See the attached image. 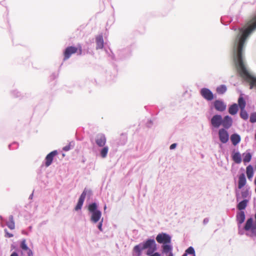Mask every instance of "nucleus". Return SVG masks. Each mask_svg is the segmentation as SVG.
Returning a JSON list of instances; mask_svg holds the SVG:
<instances>
[{"mask_svg":"<svg viewBox=\"0 0 256 256\" xmlns=\"http://www.w3.org/2000/svg\"><path fill=\"white\" fill-rule=\"evenodd\" d=\"M220 20L225 26L234 20L230 26V28L234 31L232 50L233 62L240 75L246 78L250 74L244 61V48L248 39L256 30V14L252 19L244 23L240 22L238 16L234 18L228 16H222Z\"/></svg>","mask_w":256,"mask_h":256,"instance_id":"f257e3e1","label":"nucleus"},{"mask_svg":"<svg viewBox=\"0 0 256 256\" xmlns=\"http://www.w3.org/2000/svg\"><path fill=\"white\" fill-rule=\"evenodd\" d=\"M106 51L110 60L114 65H115L116 62L128 60L132 56V49L130 45L126 47L120 46L116 51V55L110 49Z\"/></svg>","mask_w":256,"mask_h":256,"instance_id":"f03ea898","label":"nucleus"},{"mask_svg":"<svg viewBox=\"0 0 256 256\" xmlns=\"http://www.w3.org/2000/svg\"><path fill=\"white\" fill-rule=\"evenodd\" d=\"M144 250H147L146 254H150L156 252L157 246L155 240L154 238H148L134 248V251L137 256H140Z\"/></svg>","mask_w":256,"mask_h":256,"instance_id":"7ed1b4c3","label":"nucleus"},{"mask_svg":"<svg viewBox=\"0 0 256 256\" xmlns=\"http://www.w3.org/2000/svg\"><path fill=\"white\" fill-rule=\"evenodd\" d=\"M210 124L211 129L214 130L220 128V126H222L224 128L230 124H232L233 120L232 118L228 115L222 117L221 114H215L210 119Z\"/></svg>","mask_w":256,"mask_h":256,"instance_id":"20e7f679","label":"nucleus"},{"mask_svg":"<svg viewBox=\"0 0 256 256\" xmlns=\"http://www.w3.org/2000/svg\"><path fill=\"white\" fill-rule=\"evenodd\" d=\"M156 240L158 244H162L161 248L162 254L167 255L168 253H172V236L169 234L163 232L159 233Z\"/></svg>","mask_w":256,"mask_h":256,"instance_id":"39448f33","label":"nucleus"},{"mask_svg":"<svg viewBox=\"0 0 256 256\" xmlns=\"http://www.w3.org/2000/svg\"><path fill=\"white\" fill-rule=\"evenodd\" d=\"M88 210L91 214L90 220L92 222L96 224L102 219V212L98 209V204L96 202L90 203Z\"/></svg>","mask_w":256,"mask_h":256,"instance_id":"423d86ee","label":"nucleus"},{"mask_svg":"<svg viewBox=\"0 0 256 256\" xmlns=\"http://www.w3.org/2000/svg\"><path fill=\"white\" fill-rule=\"evenodd\" d=\"M254 222L252 218H248L244 225V228L246 231V235L252 238H256V212L254 214Z\"/></svg>","mask_w":256,"mask_h":256,"instance_id":"0eeeda50","label":"nucleus"},{"mask_svg":"<svg viewBox=\"0 0 256 256\" xmlns=\"http://www.w3.org/2000/svg\"><path fill=\"white\" fill-rule=\"evenodd\" d=\"M232 124H230L218 130V138L222 143L226 144L228 141L229 134L228 130L232 126Z\"/></svg>","mask_w":256,"mask_h":256,"instance_id":"6e6552de","label":"nucleus"},{"mask_svg":"<svg viewBox=\"0 0 256 256\" xmlns=\"http://www.w3.org/2000/svg\"><path fill=\"white\" fill-rule=\"evenodd\" d=\"M118 72L116 69L112 70H108L106 72V78L102 80L100 82L102 84L104 82L111 84L114 82L116 79Z\"/></svg>","mask_w":256,"mask_h":256,"instance_id":"1a4fd4ad","label":"nucleus"},{"mask_svg":"<svg viewBox=\"0 0 256 256\" xmlns=\"http://www.w3.org/2000/svg\"><path fill=\"white\" fill-rule=\"evenodd\" d=\"M92 192L90 190H88L86 188H84L78 200V202L74 208V210L76 211H78L82 209L86 194H88L89 196H90L92 194Z\"/></svg>","mask_w":256,"mask_h":256,"instance_id":"9d476101","label":"nucleus"},{"mask_svg":"<svg viewBox=\"0 0 256 256\" xmlns=\"http://www.w3.org/2000/svg\"><path fill=\"white\" fill-rule=\"evenodd\" d=\"M202 96L207 101H212L214 98V96L212 90L208 88H204L200 91Z\"/></svg>","mask_w":256,"mask_h":256,"instance_id":"9b49d317","label":"nucleus"},{"mask_svg":"<svg viewBox=\"0 0 256 256\" xmlns=\"http://www.w3.org/2000/svg\"><path fill=\"white\" fill-rule=\"evenodd\" d=\"M56 150H53L46 155L45 158L44 162L40 166L42 168L44 165L46 167H48L52 162L54 157L58 154Z\"/></svg>","mask_w":256,"mask_h":256,"instance_id":"f8f14e48","label":"nucleus"},{"mask_svg":"<svg viewBox=\"0 0 256 256\" xmlns=\"http://www.w3.org/2000/svg\"><path fill=\"white\" fill-rule=\"evenodd\" d=\"M212 104L213 108L218 112H224L226 108V104L220 99L215 100Z\"/></svg>","mask_w":256,"mask_h":256,"instance_id":"ddd939ff","label":"nucleus"},{"mask_svg":"<svg viewBox=\"0 0 256 256\" xmlns=\"http://www.w3.org/2000/svg\"><path fill=\"white\" fill-rule=\"evenodd\" d=\"M77 52V48L74 46H68L66 47L64 50L63 54L64 56V60L65 61L68 59L72 54Z\"/></svg>","mask_w":256,"mask_h":256,"instance_id":"4468645a","label":"nucleus"},{"mask_svg":"<svg viewBox=\"0 0 256 256\" xmlns=\"http://www.w3.org/2000/svg\"><path fill=\"white\" fill-rule=\"evenodd\" d=\"M96 144L100 147L104 146L106 143L105 135L102 133L97 134L94 138Z\"/></svg>","mask_w":256,"mask_h":256,"instance_id":"2eb2a0df","label":"nucleus"},{"mask_svg":"<svg viewBox=\"0 0 256 256\" xmlns=\"http://www.w3.org/2000/svg\"><path fill=\"white\" fill-rule=\"evenodd\" d=\"M245 219L246 214L244 211H237L236 214V220L238 228H240L242 224L244 222Z\"/></svg>","mask_w":256,"mask_h":256,"instance_id":"dca6fc26","label":"nucleus"},{"mask_svg":"<svg viewBox=\"0 0 256 256\" xmlns=\"http://www.w3.org/2000/svg\"><path fill=\"white\" fill-rule=\"evenodd\" d=\"M232 160L237 164H240L242 161V158L240 152L238 151H235L234 150L232 153Z\"/></svg>","mask_w":256,"mask_h":256,"instance_id":"f3484780","label":"nucleus"},{"mask_svg":"<svg viewBox=\"0 0 256 256\" xmlns=\"http://www.w3.org/2000/svg\"><path fill=\"white\" fill-rule=\"evenodd\" d=\"M249 200L244 199L239 202L236 205L238 211H244L248 203Z\"/></svg>","mask_w":256,"mask_h":256,"instance_id":"a211bd4d","label":"nucleus"},{"mask_svg":"<svg viewBox=\"0 0 256 256\" xmlns=\"http://www.w3.org/2000/svg\"><path fill=\"white\" fill-rule=\"evenodd\" d=\"M246 180L244 173H242L238 176V189H242L246 184Z\"/></svg>","mask_w":256,"mask_h":256,"instance_id":"6ab92c4d","label":"nucleus"},{"mask_svg":"<svg viewBox=\"0 0 256 256\" xmlns=\"http://www.w3.org/2000/svg\"><path fill=\"white\" fill-rule=\"evenodd\" d=\"M96 49H102L104 47V38L102 34L98 35L96 38Z\"/></svg>","mask_w":256,"mask_h":256,"instance_id":"aec40b11","label":"nucleus"},{"mask_svg":"<svg viewBox=\"0 0 256 256\" xmlns=\"http://www.w3.org/2000/svg\"><path fill=\"white\" fill-rule=\"evenodd\" d=\"M230 139L232 144L234 146H236L238 144L241 140L240 136L237 133H234L232 134L230 136Z\"/></svg>","mask_w":256,"mask_h":256,"instance_id":"412c9836","label":"nucleus"},{"mask_svg":"<svg viewBox=\"0 0 256 256\" xmlns=\"http://www.w3.org/2000/svg\"><path fill=\"white\" fill-rule=\"evenodd\" d=\"M238 105L236 103H234L230 105L228 108V113L232 116L236 115L238 113Z\"/></svg>","mask_w":256,"mask_h":256,"instance_id":"4be33fe9","label":"nucleus"},{"mask_svg":"<svg viewBox=\"0 0 256 256\" xmlns=\"http://www.w3.org/2000/svg\"><path fill=\"white\" fill-rule=\"evenodd\" d=\"M8 222H6V226L11 230L15 228V222L12 215H10L8 217Z\"/></svg>","mask_w":256,"mask_h":256,"instance_id":"5701e85b","label":"nucleus"},{"mask_svg":"<svg viewBox=\"0 0 256 256\" xmlns=\"http://www.w3.org/2000/svg\"><path fill=\"white\" fill-rule=\"evenodd\" d=\"M128 137L126 134H122L117 142V144L118 146H124L126 143Z\"/></svg>","mask_w":256,"mask_h":256,"instance_id":"b1692460","label":"nucleus"},{"mask_svg":"<svg viewBox=\"0 0 256 256\" xmlns=\"http://www.w3.org/2000/svg\"><path fill=\"white\" fill-rule=\"evenodd\" d=\"M246 176L248 180H250L254 176V168L251 164H249L246 168Z\"/></svg>","mask_w":256,"mask_h":256,"instance_id":"393cba45","label":"nucleus"},{"mask_svg":"<svg viewBox=\"0 0 256 256\" xmlns=\"http://www.w3.org/2000/svg\"><path fill=\"white\" fill-rule=\"evenodd\" d=\"M243 156V162L245 165L249 162L252 158V155L250 152L246 151V152L242 154Z\"/></svg>","mask_w":256,"mask_h":256,"instance_id":"a878e982","label":"nucleus"},{"mask_svg":"<svg viewBox=\"0 0 256 256\" xmlns=\"http://www.w3.org/2000/svg\"><path fill=\"white\" fill-rule=\"evenodd\" d=\"M190 255V256H196V252L194 248L190 246H189L184 252V254L182 255V256H188Z\"/></svg>","mask_w":256,"mask_h":256,"instance_id":"bb28decb","label":"nucleus"},{"mask_svg":"<svg viewBox=\"0 0 256 256\" xmlns=\"http://www.w3.org/2000/svg\"><path fill=\"white\" fill-rule=\"evenodd\" d=\"M238 107L240 109H244L246 106V102L244 98L240 95L238 98Z\"/></svg>","mask_w":256,"mask_h":256,"instance_id":"cd10ccee","label":"nucleus"},{"mask_svg":"<svg viewBox=\"0 0 256 256\" xmlns=\"http://www.w3.org/2000/svg\"><path fill=\"white\" fill-rule=\"evenodd\" d=\"M227 90V87L225 84H221L216 88V92L218 94H223Z\"/></svg>","mask_w":256,"mask_h":256,"instance_id":"c85d7f7f","label":"nucleus"},{"mask_svg":"<svg viewBox=\"0 0 256 256\" xmlns=\"http://www.w3.org/2000/svg\"><path fill=\"white\" fill-rule=\"evenodd\" d=\"M100 150V154L102 158H105L106 157L108 151V146H104Z\"/></svg>","mask_w":256,"mask_h":256,"instance_id":"c756f323","label":"nucleus"},{"mask_svg":"<svg viewBox=\"0 0 256 256\" xmlns=\"http://www.w3.org/2000/svg\"><path fill=\"white\" fill-rule=\"evenodd\" d=\"M11 94L13 97L16 98H21L22 96V93L18 90H12Z\"/></svg>","mask_w":256,"mask_h":256,"instance_id":"7c9ffc66","label":"nucleus"},{"mask_svg":"<svg viewBox=\"0 0 256 256\" xmlns=\"http://www.w3.org/2000/svg\"><path fill=\"white\" fill-rule=\"evenodd\" d=\"M92 43L91 40H89L88 42H86L85 44L83 45V50H84L86 54L90 53V44Z\"/></svg>","mask_w":256,"mask_h":256,"instance_id":"2f4dec72","label":"nucleus"},{"mask_svg":"<svg viewBox=\"0 0 256 256\" xmlns=\"http://www.w3.org/2000/svg\"><path fill=\"white\" fill-rule=\"evenodd\" d=\"M240 116L244 120H247L248 118V112L244 109H240Z\"/></svg>","mask_w":256,"mask_h":256,"instance_id":"473e14b6","label":"nucleus"},{"mask_svg":"<svg viewBox=\"0 0 256 256\" xmlns=\"http://www.w3.org/2000/svg\"><path fill=\"white\" fill-rule=\"evenodd\" d=\"M18 146L19 144L16 142H14L8 145V148L10 150H14L18 149Z\"/></svg>","mask_w":256,"mask_h":256,"instance_id":"72a5a7b5","label":"nucleus"},{"mask_svg":"<svg viewBox=\"0 0 256 256\" xmlns=\"http://www.w3.org/2000/svg\"><path fill=\"white\" fill-rule=\"evenodd\" d=\"M250 122L251 123H255L256 122V112H252L250 117Z\"/></svg>","mask_w":256,"mask_h":256,"instance_id":"f704fd0d","label":"nucleus"},{"mask_svg":"<svg viewBox=\"0 0 256 256\" xmlns=\"http://www.w3.org/2000/svg\"><path fill=\"white\" fill-rule=\"evenodd\" d=\"M242 196L244 199H246L249 196L248 190L246 189L244 190H242L241 192Z\"/></svg>","mask_w":256,"mask_h":256,"instance_id":"c9c22d12","label":"nucleus"},{"mask_svg":"<svg viewBox=\"0 0 256 256\" xmlns=\"http://www.w3.org/2000/svg\"><path fill=\"white\" fill-rule=\"evenodd\" d=\"M58 76V74L53 72L49 77L50 81H53L56 79Z\"/></svg>","mask_w":256,"mask_h":256,"instance_id":"e433bc0d","label":"nucleus"},{"mask_svg":"<svg viewBox=\"0 0 256 256\" xmlns=\"http://www.w3.org/2000/svg\"><path fill=\"white\" fill-rule=\"evenodd\" d=\"M104 222V218H102V219L98 222V224L97 226L98 228L100 230V232H102V224Z\"/></svg>","mask_w":256,"mask_h":256,"instance_id":"4c0bfd02","label":"nucleus"},{"mask_svg":"<svg viewBox=\"0 0 256 256\" xmlns=\"http://www.w3.org/2000/svg\"><path fill=\"white\" fill-rule=\"evenodd\" d=\"M5 236L6 238H10L14 236V234H12L10 233L6 229L4 230Z\"/></svg>","mask_w":256,"mask_h":256,"instance_id":"58836bf2","label":"nucleus"},{"mask_svg":"<svg viewBox=\"0 0 256 256\" xmlns=\"http://www.w3.org/2000/svg\"><path fill=\"white\" fill-rule=\"evenodd\" d=\"M13 250H14V251H17L18 252H20L18 246L14 244H12L10 246V250L12 251Z\"/></svg>","mask_w":256,"mask_h":256,"instance_id":"ea45409f","label":"nucleus"},{"mask_svg":"<svg viewBox=\"0 0 256 256\" xmlns=\"http://www.w3.org/2000/svg\"><path fill=\"white\" fill-rule=\"evenodd\" d=\"M236 202H238L240 199V196L239 191L238 190L236 189Z\"/></svg>","mask_w":256,"mask_h":256,"instance_id":"a19ab883","label":"nucleus"},{"mask_svg":"<svg viewBox=\"0 0 256 256\" xmlns=\"http://www.w3.org/2000/svg\"><path fill=\"white\" fill-rule=\"evenodd\" d=\"M238 228V233L240 235H243L244 234V230L245 229L244 228V227L242 228H240H240ZM246 234V232L245 233V234Z\"/></svg>","mask_w":256,"mask_h":256,"instance_id":"79ce46f5","label":"nucleus"},{"mask_svg":"<svg viewBox=\"0 0 256 256\" xmlns=\"http://www.w3.org/2000/svg\"><path fill=\"white\" fill-rule=\"evenodd\" d=\"M152 125V120H148L146 123V126L148 128H151Z\"/></svg>","mask_w":256,"mask_h":256,"instance_id":"37998d69","label":"nucleus"},{"mask_svg":"<svg viewBox=\"0 0 256 256\" xmlns=\"http://www.w3.org/2000/svg\"><path fill=\"white\" fill-rule=\"evenodd\" d=\"M251 85L256 86V78H252L251 81Z\"/></svg>","mask_w":256,"mask_h":256,"instance_id":"c03bdc74","label":"nucleus"},{"mask_svg":"<svg viewBox=\"0 0 256 256\" xmlns=\"http://www.w3.org/2000/svg\"><path fill=\"white\" fill-rule=\"evenodd\" d=\"M76 47L77 48V51L83 50V45L80 44H78Z\"/></svg>","mask_w":256,"mask_h":256,"instance_id":"a18cd8bd","label":"nucleus"},{"mask_svg":"<svg viewBox=\"0 0 256 256\" xmlns=\"http://www.w3.org/2000/svg\"><path fill=\"white\" fill-rule=\"evenodd\" d=\"M177 144L176 143H173L170 146V150H174L176 148V147L177 146Z\"/></svg>","mask_w":256,"mask_h":256,"instance_id":"49530a36","label":"nucleus"},{"mask_svg":"<svg viewBox=\"0 0 256 256\" xmlns=\"http://www.w3.org/2000/svg\"><path fill=\"white\" fill-rule=\"evenodd\" d=\"M147 255L148 256H161V254L160 252H154L152 254Z\"/></svg>","mask_w":256,"mask_h":256,"instance_id":"de8ad7c7","label":"nucleus"},{"mask_svg":"<svg viewBox=\"0 0 256 256\" xmlns=\"http://www.w3.org/2000/svg\"><path fill=\"white\" fill-rule=\"evenodd\" d=\"M70 146L68 145H67L65 146H64L63 148H62V150L64 151H65V152H68V151L70 150Z\"/></svg>","mask_w":256,"mask_h":256,"instance_id":"09e8293b","label":"nucleus"},{"mask_svg":"<svg viewBox=\"0 0 256 256\" xmlns=\"http://www.w3.org/2000/svg\"><path fill=\"white\" fill-rule=\"evenodd\" d=\"M86 54V52H84L83 50H78V55H84Z\"/></svg>","mask_w":256,"mask_h":256,"instance_id":"8fccbe9b","label":"nucleus"},{"mask_svg":"<svg viewBox=\"0 0 256 256\" xmlns=\"http://www.w3.org/2000/svg\"><path fill=\"white\" fill-rule=\"evenodd\" d=\"M10 256H20L17 251H14L12 252Z\"/></svg>","mask_w":256,"mask_h":256,"instance_id":"3c124183","label":"nucleus"},{"mask_svg":"<svg viewBox=\"0 0 256 256\" xmlns=\"http://www.w3.org/2000/svg\"><path fill=\"white\" fill-rule=\"evenodd\" d=\"M208 222H209L208 218H206L203 220V224H206Z\"/></svg>","mask_w":256,"mask_h":256,"instance_id":"603ef678","label":"nucleus"},{"mask_svg":"<svg viewBox=\"0 0 256 256\" xmlns=\"http://www.w3.org/2000/svg\"><path fill=\"white\" fill-rule=\"evenodd\" d=\"M68 145L70 146V148H73L74 146V141H72L70 142Z\"/></svg>","mask_w":256,"mask_h":256,"instance_id":"864d4df0","label":"nucleus"},{"mask_svg":"<svg viewBox=\"0 0 256 256\" xmlns=\"http://www.w3.org/2000/svg\"><path fill=\"white\" fill-rule=\"evenodd\" d=\"M22 233L23 234L28 235V232L26 231L25 230H22Z\"/></svg>","mask_w":256,"mask_h":256,"instance_id":"5fc2aeb1","label":"nucleus"},{"mask_svg":"<svg viewBox=\"0 0 256 256\" xmlns=\"http://www.w3.org/2000/svg\"><path fill=\"white\" fill-rule=\"evenodd\" d=\"M4 218L2 216H0V220L4 221Z\"/></svg>","mask_w":256,"mask_h":256,"instance_id":"6e6d98bb","label":"nucleus"},{"mask_svg":"<svg viewBox=\"0 0 256 256\" xmlns=\"http://www.w3.org/2000/svg\"><path fill=\"white\" fill-rule=\"evenodd\" d=\"M32 197H33V193H32V194H30V196H29V199H32Z\"/></svg>","mask_w":256,"mask_h":256,"instance_id":"4d7b16f0","label":"nucleus"},{"mask_svg":"<svg viewBox=\"0 0 256 256\" xmlns=\"http://www.w3.org/2000/svg\"><path fill=\"white\" fill-rule=\"evenodd\" d=\"M168 256H174L173 253H168Z\"/></svg>","mask_w":256,"mask_h":256,"instance_id":"13d9d810","label":"nucleus"},{"mask_svg":"<svg viewBox=\"0 0 256 256\" xmlns=\"http://www.w3.org/2000/svg\"><path fill=\"white\" fill-rule=\"evenodd\" d=\"M32 226H29L28 227V230H30V231H31L32 230Z\"/></svg>","mask_w":256,"mask_h":256,"instance_id":"bf43d9fd","label":"nucleus"},{"mask_svg":"<svg viewBox=\"0 0 256 256\" xmlns=\"http://www.w3.org/2000/svg\"><path fill=\"white\" fill-rule=\"evenodd\" d=\"M254 184L256 186V177H255V178H254Z\"/></svg>","mask_w":256,"mask_h":256,"instance_id":"052dcab7","label":"nucleus"},{"mask_svg":"<svg viewBox=\"0 0 256 256\" xmlns=\"http://www.w3.org/2000/svg\"><path fill=\"white\" fill-rule=\"evenodd\" d=\"M255 140H256V134H255Z\"/></svg>","mask_w":256,"mask_h":256,"instance_id":"680f3d73","label":"nucleus"},{"mask_svg":"<svg viewBox=\"0 0 256 256\" xmlns=\"http://www.w3.org/2000/svg\"><path fill=\"white\" fill-rule=\"evenodd\" d=\"M106 208V205H105L104 208Z\"/></svg>","mask_w":256,"mask_h":256,"instance_id":"e2e57ef3","label":"nucleus"},{"mask_svg":"<svg viewBox=\"0 0 256 256\" xmlns=\"http://www.w3.org/2000/svg\"><path fill=\"white\" fill-rule=\"evenodd\" d=\"M255 192L256 193V188H255Z\"/></svg>","mask_w":256,"mask_h":256,"instance_id":"0e129e2a","label":"nucleus"},{"mask_svg":"<svg viewBox=\"0 0 256 256\" xmlns=\"http://www.w3.org/2000/svg\"><path fill=\"white\" fill-rule=\"evenodd\" d=\"M255 168H256V166H255Z\"/></svg>","mask_w":256,"mask_h":256,"instance_id":"69168bd1","label":"nucleus"}]
</instances>
